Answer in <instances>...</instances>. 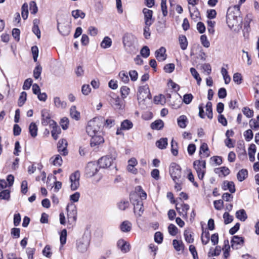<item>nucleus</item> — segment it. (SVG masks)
<instances>
[{"label":"nucleus","instance_id":"f257e3e1","mask_svg":"<svg viewBox=\"0 0 259 259\" xmlns=\"http://www.w3.org/2000/svg\"><path fill=\"white\" fill-rule=\"evenodd\" d=\"M240 12L239 6H235L232 9H229L226 16V21L230 28L239 25L242 22L240 17Z\"/></svg>","mask_w":259,"mask_h":259},{"label":"nucleus","instance_id":"f03ea898","mask_svg":"<svg viewBox=\"0 0 259 259\" xmlns=\"http://www.w3.org/2000/svg\"><path fill=\"white\" fill-rule=\"evenodd\" d=\"M104 118L102 116L96 117L88 122L86 131L89 135L92 136L100 133L102 127L104 126Z\"/></svg>","mask_w":259,"mask_h":259},{"label":"nucleus","instance_id":"7ed1b4c3","mask_svg":"<svg viewBox=\"0 0 259 259\" xmlns=\"http://www.w3.org/2000/svg\"><path fill=\"white\" fill-rule=\"evenodd\" d=\"M136 37L131 33H126L122 37V42L125 51L129 54H135L138 48L135 45Z\"/></svg>","mask_w":259,"mask_h":259},{"label":"nucleus","instance_id":"20e7f679","mask_svg":"<svg viewBox=\"0 0 259 259\" xmlns=\"http://www.w3.org/2000/svg\"><path fill=\"white\" fill-rule=\"evenodd\" d=\"M137 97L140 104H144L146 99H150L151 98V95L147 84L141 86L139 88Z\"/></svg>","mask_w":259,"mask_h":259},{"label":"nucleus","instance_id":"39448f33","mask_svg":"<svg viewBox=\"0 0 259 259\" xmlns=\"http://www.w3.org/2000/svg\"><path fill=\"white\" fill-rule=\"evenodd\" d=\"M193 166L196 170L198 178L202 180L205 173L206 162L205 160H195Z\"/></svg>","mask_w":259,"mask_h":259},{"label":"nucleus","instance_id":"423d86ee","mask_svg":"<svg viewBox=\"0 0 259 259\" xmlns=\"http://www.w3.org/2000/svg\"><path fill=\"white\" fill-rule=\"evenodd\" d=\"M68 222L70 224H75L77 218V209L74 204L68 205L66 207Z\"/></svg>","mask_w":259,"mask_h":259},{"label":"nucleus","instance_id":"0eeeda50","mask_svg":"<svg viewBox=\"0 0 259 259\" xmlns=\"http://www.w3.org/2000/svg\"><path fill=\"white\" fill-rule=\"evenodd\" d=\"M169 174L173 181L179 180L181 177V168L176 163H171L169 167Z\"/></svg>","mask_w":259,"mask_h":259},{"label":"nucleus","instance_id":"6e6552de","mask_svg":"<svg viewBox=\"0 0 259 259\" xmlns=\"http://www.w3.org/2000/svg\"><path fill=\"white\" fill-rule=\"evenodd\" d=\"M90 243V240L88 236L83 235L81 238L78 239L76 242V247L80 252L87 251Z\"/></svg>","mask_w":259,"mask_h":259},{"label":"nucleus","instance_id":"1a4fd4ad","mask_svg":"<svg viewBox=\"0 0 259 259\" xmlns=\"http://www.w3.org/2000/svg\"><path fill=\"white\" fill-rule=\"evenodd\" d=\"M115 159V156L106 155L103 156L99 159L98 164L100 168H107L112 165Z\"/></svg>","mask_w":259,"mask_h":259},{"label":"nucleus","instance_id":"9d476101","mask_svg":"<svg viewBox=\"0 0 259 259\" xmlns=\"http://www.w3.org/2000/svg\"><path fill=\"white\" fill-rule=\"evenodd\" d=\"M143 13L144 15L145 25H151L154 21L153 18V11L147 8H144Z\"/></svg>","mask_w":259,"mask_h":259},{"label":"nucleus","instance_id":"9b49d317","mask_svg":"<svg viewBox=\"0 0 259 259\" xmlns=\"http://www.w3.org/2000/svg\"><path fill=\"white\" fill-rule=\"evenodd\" d=\"M41 117V123L43 125L46 126L49 124L51 126L56 123L54 120L51 119V117L48 111L46 109L42 110Z\"/></svg>","mask_w":259,"mask_h":259},{"label":"nucleus","instance_id":"f8f14e48","mask_svg":"<svg viewBox=\"0 0 259 259\" xmlns=\"http://www.w3.org/2000/svg\"><path fill=\"white\" fill-rule=\"evenodd\" d=\"M85 171L89 177L94 176L98 171L97 165L92 162L89 163L86 167Z\"/></svg>","mask_w":259,"mask_h":259},{"label":"nucleus","instance_id":"ddd939ff","mask_svg":"<svg viewBox=\"0 0 259 259\" xmlns=\"http://www.w3.org/2000/svg\"><path fill=\"white\" fill-rule=\"evenodd\" d=\"M57 29L60 33L63 36H67L70 32V26L67 24L58 22Z\"/></svg>","mask_w":259,"mask_h":259},{"label":"nucleus","instance_id":"4468645a","mask_svg":"<svg viewBox=\"0 0 259 259\" xmlns=\"http://www.w3.org/2000/svg\"><path fill=\"white\" fill-rule=\"evenodd\" d=\"M231 247L234 249L239 248L238 245L242 246L244 243V239L239 236H234L231 241Z\"/></svg>","mask_w":259,"mask_h":259},{"label":"nucleus","instance_id":"2eb2a0df","mask_svg":"<svg viewBox=\"0 0 259 259\" xmlns=\"http://www.w3.org/2000/svg\"><path fill=\"white\" fill-rule=\"evenodd\" d=\"M67 142L65 139L60 140L58 143V150L61 154L65 156L67 155L68 151L67 149Z\"/></svg>","mask_w":259,"mask_h":259},{"label":"nucleus","instance_id":"dca6fc26","mask_svg":"<svg viewBox=\"0 0 259 259\" xmlns=\"http://www.w3.org/2000/svg\"><path fill=\"white\" fill-rule=\"evenodd\" d=\"M117 245L123 253H126L130 250V244L123 239H119L117 243Z\"/></svg>","mask_w":259,"mask_h":259},{"label":"nucleus","instance_id":"f3484780","mask_svg":"<svg viewBox=\"0 0 259 259\" xmlns=\"http://www.w3.org/2000/svg\"><path fill=\"white\" fill-rule=\"evenodd\" d=\"M91 140V147L97 146L104 142V139L101 135H93Z\"/></svg>","mask_w":259,"mask_h":259},{"label":"nucleus","instance_id":"a211bd4d","mask_svg":"<svg viewBox=\"0 0 259 259\" xmlns=\"http://www.w3.org/2000/svg\"><path fill=\"white\" fill-rule=\"evenodd\" d=\"M134 212L138 217H141L144 212L143 203L142 200H137L136 203H134Z\"/></svg>","mask_w":259,"mask_h":259},{"label":"nucleus","instance_id":"6ab92c4d","mask_svg":"<svg viewBox=\"0 0 259 259\" xmlns=\"http://www.w3.org/2000/svg\"><path fill=\"white\" fill-rule=\"evenodd\" d=\"M166 50L165 48L162 47L158 50H157L155 52V55L156 59L159 61H163L166 58V55L165 54Z\"/></svg>","mask_w":259,"mask_h":259},{"label":"nucleus","instance_id":"aec40b11","mask_svg":"<svg viewBox=\"0 0 259 259\" xmlns=\"http://www.w3.org/2000/svg\"><path fill=\"white\" fill-rule=\"evenodd\" d=\"M53 102L55 106L59 109H65L67 107V103L65 101L61 100L60 98L55 97L53 98Z\"/></svg>","mask_w":259,"mask_h":259},{"label":"nucleus","instance_id":"412c9836","mask_svg":"<svg viewBox=\"0 0 259 259\" xmlns=\"http://www.w3.org/2000/svg\"><path fill=\"white\" fill-rule=\"evenodd\" d=\"M222 188L224 190H229L231 193H234L236 190L234 183L232 181H224L222 186Z\"/></svg>","mask_w":259,"mask_h":259},{"label":"nucleus","instance_id":"4be33fe9","mask_svg":"<svg viewBox=\"0 0 259 259\" xmlns=\"http://www.w3.org/2000/svg\"><path fill=\"white\" fill-rule=\"evenodd\" d=\"M191 17L195 21H197L200 18V13L198 10L195 7H189Z\"/></svg>","mask_w":259,"mask_h":259},{"label":"nucleus","instance_id":"5701e85b","mask_svg":"<svg viewBox=\"0 0 259 259\" xmlns=\"http://www.w3.org/2000/svg\"><path fill=\"white\" fill-rule=\"evenodd\" d=\"M177 122L179 126L182 128H184L186 127L188 123V120L186 116L183 115L180 116L177 120Z\"/></svg>","mask_w":259,"mask_h":259},{"label":"nucleus","instance_id":"b1692460","mask_svg":"<svg viewBox=\"0 0 259 259\" xmlns=\"http://www.w3.org/2000/svg\"><path fill=\"white\" fill-rule=\"evenodd\" d=\"M51 126L52 127L51 131L52 136L55 140H57L58 138V135L61 133V129L56 123Z\"/></svg>","mask_w":259,"mask_h":259},{"label":"nucleus","instance_id":"393cba45","mask_svg":"<svg viewBox=\"0 0 259 259\" xmlns=\"http://www.w3.org/2000/svg\"><path fill=\"white\" fill-rule=\"evenodd\" d=\"M256 152V146L251 144L248 148V155L250 161L253 162L255 160L254 154Z\"/></svg>","mask_w":259,"mask_h":259},{"label":"nucleus","instance_id":"a878e982","mask_svg":"<svg viewBox=\"0 0 259 259\" xmlns=\"http://www.w3.org/2000/svg\"><path fill=\"white\" fill-rule=\"evenodd\" d=\"M167 144V139L166 138H162L156 142V146L160 149H165Z\"/></svg>","mask_w":259,"mask_h":259},{"label":"nucleus","instance_id":"bb28decb","mask_svg":"<svg viewBox=\"0 0 259 259\" xmlns=\"http://www.w3.org/2000/svg\"><path fill=\"white\" fill-rule=\"evenodd\" d=\"M172 245L175 250H177V251L183 250L184 249V244H183V242L181 240L174 239L172 241Z\"/></svg>","mask_w":259,"mask_h":259},{"label":"nucleus","instance_id":"cd10ccee","mask_svg":"<svg viewBox=\"0 0 259 259\" xmlns=\"http://www.w3.org/2000/svg\"><path fill=\"white\" fill-rule=\"evenodd\" d=\"M37 126L34 122H31L29 126V132L32 137L35 138L37 135Z\"/></svg>","mask_w":259,"mask_h":259},{"label":"nucleus","instance_id":"c85d7f7f","mask_svg":"<svg viewBox=\"0 0 259 259\" xmlns=\"http://www.w3.org/2000/svg\"><path fill=\"white\" fill-rule=\"evenodd\" d=\"M179 41L181 49L185 50L188 46V41L186 37L183 35H180L179 37Z\"/></svg>","mask_w":259,"mask_h":259},{"label":"nucleus","instance_id":"c756f323","mask_svg":"<svg viewBox=\"0 0 259 259\" xmlns=\"http://www.w3.org/2000/svg\"><path fill=\"white\" fill-rule=\"evenodd\" d=\"M236 217L241 221L244 222L247 219V215L245 210L242 209L236 211Z\"/></svg>","mask_w":259,"mask_h":259},{"label":"nucleus","instance_id":"7c9ffc66","mask_svg":"<svg viewBox=\"0 0 259 259\" xmlns=\"http://www.w3.org/2000/svg\"><path fill=\"white\" fill-rule=\"evenodd\" d=\"M70 114L71 117L78 120L80 118V113L76 110V108L75 106H72L70 109Z\"/></svg>","mask_w":259,"mask_h":259},{"label":"nucleus","instance_id":"2f4dec72","mask_svg":"<svg viewBox=\"0 0 259 259\" xmlns=\"http://www.w3.org/2000/svg\"><path fill=\"white\" fill-rule=\"evenodd\" d=\"M164 126V123L162 120L159 119L156 120L152 122L151 124V127L153 130H159L161 129Z\"/></svg>","mask_w":259,"mask_h":259},{"label":"nucleus","instance_id":"473e14b6","mask_svg":"<svg viewBox=\"0 0 259 259\" xmlns=\"http://www.w3.org/2000/svg\"><path fill=\"white\" fill-rule=\"evenodd\" d=\"M248 175V171L245 169H242L239 170L237 175V178L239 181L242 182L244 180Z\"/></svg>","mask_w":259,"mask_h":259},{"label":"nucleus","instance_id":"72a5a7b5","mask_svg":"<svg viewBox=\"0 0 259 259\" xmlns=\"http://www.w3.org/2000/svg\"><path fill=\"white\" fill-rule=\"evenodd\" d=\"M132 228V224L127 221H124L120 225V229L122 232H130Z\"/></svg>","mask_w":259,"mask_h":259},{"label":"nucleus","instance_id":"f704fd0d","mask_svg":"<svg viewBox=\"0 0 259 259\" xmlns=\"http://www.w3.org/2000/svg\"><path fill=\"white\" fill-rule=\"evenodd\" d=\"M120 126L122 130H129L133 127V124L131 121L125 119L121 123Z\"/></svg>","mask_w":259,"mask_h":259},{"label":"nucleus","instance_id":"c9c22d12","mask_svg":"<svg viewBox=\"0 0 259 259\" xmlns=\"http://www.w3.org/2000/svg\"><path fill=\"white\" fill-rule=\"evenodd\" d=\"M112 44L111 39L108 36L104 37L103 40L101 43V47L104 49H106L110 47Z\"/></svg>","mask_w":259,"mask_h":259},{"label":"nucleus","instance_id":"e433bc0d","mask_svg":"<svg viewBox=\"0 0 259 259\" xmlns=\"http://www.w3.org/2000/svg\"><path fill=\"white\" fill-rule=\"evenodd\" d=\"M206 114L207 117L209 119H212L213 117L212 103L210 102H208L206 103Z\"/></svg>","mask_w":259,"mask_h":259},{"label":"nucleus","instance_id":"4c0bfd02","mask_svg":"<svg viewBox=\"0 0 259 259\" xmlns=\"http://www.w3.org/2000/svg\"><path fill=\"white\" fill-rule=\"evenodd\" d=\"M110 102L112 106H114L115 108L119 109L121 108L120 99L118 97L112 98Z\"/></svg>","mask_w":259,"mask_h":259},{"label":"nucleus","instance_id":"58836bf2","mask_svg":"<svg viewBox=\"0 0 259 259\" xmlns=\"http://www.w3.org/2000/svg\"><path fill=\"white\" fill-rule=\"evenodd\" d=\"M201 241L202 244L206 245L209 241V233L208 231H203L201 235Z\"/></svg>","mask_w":259,"mask_h":259},{"label":"nucleus","instance_id":"ea45409f","mask_svg":"<svg viewBox=\"0 0 259 259\" xmlns=\"http://www.w3.org/2000/svg\"><path fill=\"white\" fill-rule=\"evenodd\" d=\"M190 72L193 77L197 80V84L199 85L201 81V78L199 76V74L194 68H190Z\"/></svg>","mask_w":259,"mask_h":259},{"label":"nucleus","instance_id":"a19ab883","mask_svg":"<svg viewBox=\"0 0 259 259\" xmlns=\"http://www.w3.org/2000/svg\"><path fill=\"white\" fill-rule=\"evenodd\" d=\"M184 235L185 237V240L188 243H192L194 241V239L192 237V232L190 230H186L184 231Z\"/></svg>","mask_w":259,"mask_h":259},{"label":"nucleus","instance_id":"79ce46f5","mask_svg":"<svg viewBox=\"0 0 259 259\" xmlns=\"http://www.w3.org/2000/svg\"><path fill=\"white\" fill-rule=\"evenodd\" d=\"M72 15L75 19H77L79 17L83 19L84 18L85 14L84 12L80 10H76L72 11Z\"/></svg>","mask_w":259,"mask_h":259},{"label":"nucleus","instance_id":"37998d69","mask_svg":"<svg viewBox=\"0 0 259 259\" xmlns=\"http://www.w3.org/2000/svg\"><path fill=\"white\" fill-rule=\"evenodd\" d=\"M27 94L25 92H22L19 98L18 101V105L21 107L23 105L26 100Z\"/></svg>","mask_w":259,"mask_h":259},{"label":"nucleus","instance_id":"c03bdc74","mask_svg":"<svg viewBox=\"0 0 259 259\" xmlns=\"http://www.w3.org/2000/svg\"><path fill=\"white\" fill-rule=\"evenodd\" d=\"M215 172L217 174L222 173L224 176H226L229 174L230 170L229 169L225 166H223L220 168H215Z\"/></svg>","mask_w":259,"mask_h":259},{"label":"nucleus","instance_id":"a18cd8bd","mask_svg":"<svg viewBox=\"0 0 259 259\" xmlns=\"http://www.w3.org/2000/svg\"><path fill=\"white\" fill-rule=\"evenodd\" d=\"M21 15L24 20H26L28 17V5L26 3H24L21 8Z\"/></svg>","mask_w":259,"mask_h":259},{"label":"nucleus","instance_id":"49530a36","mask_svg":"<svg viewBox=\"0 0 259 259\" xmlns=\"http://www.w3.org/2000/svg\"><path fill=\"white\" fill-rule=\"evenodd\" d=\"M171 151L174 156H177L178 154V143L173 139L171 141Z\"/></svg>","mask_w":259,"mask_h":259},{"label":"nucleus","instance_id":"de8ad7c7","mask_svg":"<svg viewBox=\"0 0 259 259\" xmlns=\"http://www.w3.org/2000/svg\"><path fill=\"white\" fill-rule=\"evenodd\" d=\"M230 248V246L229 244V241L228 240L224 241V247L223 249H225L224 251V257L225 258H227L229 256V250Z\"/></svg>","mask_w":259,"mask_h":259},{"label":"nucleus","instance_id":"09e8293b","mask_svg":"<svg viewBox=\"0 0 259 259\" xmlns=\"http://www.w3.org/2000/svg\"><path fill=\"white\" fill-rule=\"evenodd\" d=\"M42 71V67L40 64H38L33 70V76L35 79H38L40 76Z\"/></svg>","mask_w":259,"mask_h":259},{"label":"nucleus","instance_id":"8fccbe9b","mask_svg":"<svg viewBox=\"0 0 259 259\" xmlns=\"http://www.w3.org/2000/svg\"><path fill=\"white\" fill-rule=\"evenodd\" d=\"M67 230L64 229L60 233V240L61 245H64L66 242Z\"/></svg>","mask_w":259,"mask_h":259},{"label":"nucleus","instance_id":"3c124183","mask_svg":"<svg viewBox=\"0 0 259 259\" xmlns=\"http://www.w3.org/2000/svg\"><path fill=\"white\" fill-rule=\"evenodd\" d=\"M242 111L247 118H251L253 116V111L248 107L243 108Z\"/></svg>","mask_w":259,"mask_h":259},{"label":"nucleus","instance_id":"603ef678","mask_svg":"<svg viewBox=\"0 0 259 259\" xmlns=\"http://www.w3.org/2000/svg\"><path fill=\"white\" fill-rule=\"evenodd\" d=\"M168 231L171 236H175L178 233V228L174 224H170L168 227Z\"/></svg>","mask_w":259,"mask_h":259},{"label":"nucleus","instance_id":"864d4df0","mask_svg":"<svg viewBox=\"0 0 259 259\" xmlns=\"http://www.w3.org/2000/svg\"><path fill=\"white\" fill-rule=\"evenodd\" d=\"M244 136L246 141H250L253 138V134L251 130L249 129L246 130L244 133Z\"/></svg>","mask_w":259,"mask_h":259},{"label":"nucleus","instance_id":"5fc2aeb1","mask_svg":"<svg viewBox=\"0 0 259 259\" xmlns=\"http://www.w3.org/2000/svg\"><path fill=\"white\" fill-rule=\"evenodd\" d=\"M223 218L224 219V223L227 225L231 223L233 220V216L230 215V214L225 212L223 214Z\"/></svg>","mask_w":259,"mask_h":259},{"label":"nucleus","instance_id":"6e6d98bb","mask_svg":"<svg viewBox=\"0 0 259 259\" xmlns=\"http://www.w3.org/2000/svg\"><path fill=\"white\" fill-rule=\"evenodd\" d=\"M119 76L121 80L125 83H127L129 81V78L127 75V73L124 71H122L119 72Z\"/></svg>","mask_w":259,"mask_h":259},{"label":"nucleus","instance_id":"4d7b16f0","mask_svg":"<svg viewBox=\"0 0 259 259\" xmlns=\"http://www.w3.org/2000/svg\"><path fill=\"white\" fill-rule=\"evenodd\" d=\"M10 191L8 190H3L0 192V199L8 200L10 199Z\"/></svg>","mask_w":259,"mask_h":259},{"label":"nucleus","instance_id":"13d9d810","mask_svg":"<svg viewBox=\"0 0 259 259\" xmlns=\"http://www.w3.org/2000/svg\"><path fill=\"white\" fill-rule=\"evenodd\" d=\"M120 92L122 98L124 99L129 94L130 88L126 86H123L120 89Z\"/></svg>","mask_w":259,"mask_h":259},{"label":"nucleus","instance_id":"bf43d9fd","mask_svg":"<svg viewBox=\"0 0 259 259\" xmlns=\"http://www.w3.org/2000/svg\"><path fill=\"white\" fill-rule=\"evenodd\" d=\"M140 54L144 58H147L150 55V50L147 46H144L141 49Z\"/></svg>","mask_w":259,"mask_h":259},{"label":"nucleus","instance_id":"052dcab7","mask_svg":"<svg viewBox=\"0 0 259 259\" xmlns=\"http://www.w3.org/2000/svg\"><path fill=\"white\" fill-rule=\"evenodd\" d=\"M200 41L202 45L205 48H208L210 46V42L208 40L207 36L205 35H202L200 36Z\"/></svg>","mask_w":259,"mask_h":259},{"label":"nucleus","instance_id":"680f3d73","mask_svg":"<svg viewBox=\"0 0 259 259\" xmlns=\"http://www.w3.org/2000/svg\"><path fill=\"white\" fill-rule=\"evenodd\" d=\"M30 11L32 14H35L38 11V8L35 2L31 1L30 4Z\"/></svg>","mask_w":259,"mask_h":259},{"label":"nucleus","instance_id":"e2e57ef3","mask_svg":"<svg viewBox=\"0 0 259 259\" xmlns=\"http://www.w3.org/2000/svg\"><path fill=\"white\" fill-rule=\"evenodd\" d=\"M175 64L173 63H169L165 65L164 67V70L166 73H171L175 69Z\"/></svg>","mask_w":259,"mask_h":259},{"label":"nucleus","instance_id":"0e129e2a","mask_svg":"<svg viewBox=\"0 0 259 259\" xmlns=\"http://www.w3.org/2000/svg\"><path fill=\"white\" fill-rule=\"evenodd\" d=\"M154 240L158 243H161L163 241V235L160 232H157L154 235Z\"/></svg>","mask_w":259,"mask_h":259},{"label":"nucleus","instance_id":"69168bd1","mask_svg":"<svg viewBox=\"0 0 259 259\" xmlns=\"http://www.w3.org/2000/svg\"><path fill=\"white\" fill-rule=\"evenodd\" d=\"M242 80L240 73H235L233 75V81L238 84L241 83Z\"/></svg>","mask_w":259,"mask_h":259},{"label":"nucleus","instance_id":"338daca9","mask_svg":"<svg viewBox=\"0 0 259 259\" xmlns=\"http://www.w3.org/2000/svg\"><path fill=\"white\" fill-rule=\"evenodd\" d=\"M193 98V96L191 94H185L183 97V102L186 104H189L191 102Z\"/></svg>","mask_w":259,"mask_h":259},{"label":"nucleus","instance_id":"774afa93","mask_svg":"<svg viewBox=\"0 0 259 259\" xmlns=\"http://www.w3.org/2000/svg\"><path fill=\"white\" fill-rule=\"evenodd\" d=\"M32 79L31 78H27L26 79L24 82L23 85V89L24 90H27L30 89V87L32 85Z\"/></svg>","mask_w":259,"mask_h":259}]
</instances>
